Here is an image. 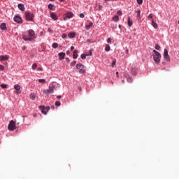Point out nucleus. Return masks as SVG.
<instances>
[{"instance_id": "obj_56", "label": "nucleus", "mask_w": 179, "mask_h": 179, "mask_svg": "<svg viewBox=\"0 0 179 179\" xmlns=\"http://www.w3.org/2000/svg\"><path fill=\"white\" fill-rule=\"evenodd\" d=\"M122 83H125V80H122Z\"/></svg>"}, {"instance_id": "obj_55", "label": "nucleus", "mask_w": 179, "mask_h": 179, "mask_svg": "<svg viewBox=\"0 0 179 179\" xmlns=\"http://www.w3.org/2000/svg\"><path fill=\"white\" fill-rule=\"evenodd\" d=\"M38 71H41V68H38Z\"/></svg>"}, {"instance_id": "obj_10", "label": "nucleus", "mask_w": 179, "mask_h": 179, "mask_svg": "<svg viewBox=\"0 0 179 179\" xmlns=\"http://www.w3.org/2000/svg\"><path fill=\"white\" fill-rule=\"evenodd\" d=\"M14 22H15L16 23H22V22H23V20L20 15H15Z\"/></svg>"}, {"instance_id": "obj_13", "label": "nucleus", "mask_w": 179, "mask_h": 179, "mask_svg": "<svg viewBox=\"0 0 179 179\" xmlns=\"http://www.w3.org/2000/svg\"><path fill=\"white\" fill-rule=\"evenodd\" d=\"M78 52H79V51H78V50H75L73 52V58L74 59H76L78 57Z\"/></svg>"}, {"instance_id": "obj_8", "label": "nucleus", "mask_w": 179, "mask_h": 179, "mask_svg": "<svg viewBox=\"0 0 179 179\" xmlns=\"http://www.w3.org/2000/svg\"><path fill=\"white\" fill-rule=\"evenodd\" d=\"M39 109L41 110L42 114L47 115V113H48V110H50V106L45 107L44 106H40Z\"/></svg>"}, {"instance_id": "obj_59", "label": "nucleus", "mask_w": 179, "mask_h": 179, "mask_svg": "<svg viewBox=\"0 0 179 179\" xmlns=\"http://www.w3.org/2000/svg\"><path fill=\"white\" fill-rule=\"evenodd\" d=\"M106 1H110V0H106Z\"/></svg>"}, {"instance_id": "obj_27", "label": "nucleus", "mask_w": 179, "mask_h": 179, "mask_svg": "<svg viewBox=\"0 0 179 179\" xmlns=\"http://www.w3.org/2000/svg\"><path fill=\"white\" fill-rule=\"evenodd\" d=\"M52 48H58V43H54L52 45Z\"/></svg>"}, {"instance_id": "obj_29", "label": "nucleus", "mask_w": 179, "mask_h": 179, "mask_svg": "<svg viewBox=\"0 0 179 179\" xmlns=\"http://www.w3.org/2000/svg\"><path fill=\"white\" fill-rule=\"evenodd\" d=\"M86 57H87V55H85V54H82V55H80V58H81L82 59H86Z\"/></svg>"}, {"instance_id": "obj_7", "label": "nucleus", "mask_w": 179, "mask_h": 179, "mask_svg": "<svg viewBox=\"0 0 179 179\" xmlns=\"http://www.w3.org/2000/svg\"><path fill=\"white\" fill-rule=\"evenodd\" d=\"M73 16H74L73 13L69 11L64 15L63 19L64 20H67L68 19H72Z\"/></svg>"}, {"instance_id": "obj_39", "label": "nucleus", "mask_w": 179, "mask_h": 179, "mask_svg": "<svg viewBox=\"0 0 179 179\" xmlns=\"http://www.w3.org/2000/svg\"><path fill=\"white\" fill-rule=\"evenodd\" d=\"M148 19H153V15L152 14H150L148 17Z\"/></svg>"}, {"instance_id": "obj_41", "label": "nucleus", "mask_w": 179, "mask_h": 179, "mask_svg": "<svg viewBox=\"0 0 179 179\" xmlns=\"http://www.w3.org/2000/svg\"><path fill=\"white\" fill-rule=\"evenodd\" d=\"M115 64H116V61L114 60V61L112 62V68H114V66H115Z\"/></svg>"}, {"instance_id": "obj_9", "label": "nucleus", "mask_w": 179, "mask_h": 179, "mask_svg": "<svg viewBox=\"0 0 179 179\" xmlns=\"http://www.w3.org/2000/svg\"><path fill=\"white\" fill-rule=\"evenodd\" d=\"M164 58L168 62H169V61H170V56L169 55V50H167V49H164Z\"/></svg>"}, {"instance_id": "obj_47", "label": "nucleus", "mask_w": 179, "mask_h": 179, "mask_svg": "<svg viewBox=\"0 0 179 179\" xmlns=\"http://www.w3.org/2000/svg\"><path fill=\"white\" fill-rule=\"evenodd\" d=\"M62 96H57V99H62Z\"/></svg>"}, {"instance_id": "obj_22", "label": "nucleus", "mask_w": 179, "mask_h": 179, "mask_svg": "<svg viewBox=\"0 0 179 179\" xmlns=\"http://www.w3.org/2000/svg\"><path fill=\"white\" fill-rule=\"evenodd\" d=\"M69 38H75V33L73 32H70L69 34H68Z\"/></svg>"}, {"instance_id": "obj_54", "label": "nucleus", "mask_w": 179, "mask_h": 179, "mask_svg": "<svg viewBox=\"0 0 179 179\" xmlns=\"http://www.w3.org/2000/svg\"><path fill=\"white\" fill-rule=\"evenodd\" d=\"M50 2H54L55 0H50Z\"/></svg>"}, {"instance_id": "obj_51", "label": "nucleus", "mask_w": 179, "mask_h": 179, "mask_svg": "<svg viewBox=\"0 0 179 179\" xmlns=\"http://www.w3.org/2000/svg\"><path fill=\"white\" fill-rule=\"evenodd\" d=\"M34 117H37V114H36V113L34 114Z\"/></svg>"}, {"instance_id": "obj_30", "label": "nucleus", "mask_w": 179, "mask_h": 179, "mask_svg": "<svg viewBox=\"0 0 179 179\" xmlns=\"http://www.w3.org/2000/svg\"><path fill=\"white\" fill-rule=\"evenodd\" d=\"M32 69L34 71H35V69H37V64L35 63L32 65Z\"/></svg>"}, {"instance_id": "obj_18", "label": "nucleus", "mask_w": 179, "mask_h": 179, "mask_svg": "<svg viewBox=\"0 0 179 179\" xmlns=\"http://www.w3.org/2000/svg\"><path fill=\"white\" fill-rule=\"evenodd\" d=\"M152 26L154 27V29L159 28V25L157 24V23L155 22V21H153V20H152Z\"/></svg>"}, {"instance_id": "obj_14", "label": "nucleus", "mask_w": 179, "mask_h": 179, "mask_svg": "<svg viewBox=\"0 0 179 179\" xmlns=\"http://www.w3.org/2000/svg\"><path fill=\"white\" fill-rule=\"evenodd\" d=\"M59 60L62 61V59H65V53L64 52H59Z\"/></svg>"}, {"instance_id": "obj_32", "label": "nucleus", "mask_w": 179, "mask_h": 179, "mask_svg": "<svg viewBox=\"0 0 179 179\" xmlns=\"http://www.w3.org/2000/svg\"><path fill=\"white\" fill-rule=\"evenodd\" d=\"M136 12H137V17H141V9H138Z\"/></svg>"}, {"instance_id": "obj_45", "label": "nucleus", "mask_w": 179, "mask_h": 179, "mask_svg": "<svg viewBox=\"0 0 179 179\" xmlns=\"http://www.w3.org/2000/svg\"><path fill=\"white\" fill-rule=\"evenodd\" d=\"M66 62H71V59H69V57L66 58Z\"/></svg>"}, {"instance_id": "obj_1", "label": "nucleus", "mask_w": 179, "mask_h": 179, "mask_svg": "<svg viewBox=\"0 0 179 179\" xmlns=\"http://www.w3.org/2000/svg\"><path fill=\"white\" fill-rule=\"evenodd\" d=\"M22 38L24 41H33L36 40V33L34 30H28L26 33L22 34Z\"/></svg>"}, {"instance_id": "obj_49", "label": "nucleus", "mask_w": 179, "mask_h": 179, "mask_svg": "<svg viewBox=\"0 0 179 179\" xmlns=\"http://www.w3.org/2000/svg\"><path fill=\"white\" fill-rule=\"evenodd\" d=\"M129 52V50L128 49L126 50V54H128Z\"/></svg>"}, {"instance_id": "obj_38", "label": "nucleus", "mask_w": 179, "mask_h": 179, "mask_svg": "<svg viewBox=\"0 0 179 179\" xmlns=\"http://www.w3.org/2000/svg\"><path fill=\"white\" fill-rule=\"evenodd\" d=\"M62 37L63 38H66V37H68V35H66V34H62Z\"/></svg>"}, {"instance_id": "obj_19", "label": "nucleus", "mask_w": 179, "mask_h": 179, "mask_svg": "<svg viewBox=\"0 0 179 179\" xmlns=\"http://www.w3.org/2000/svg\"><path fill=\"white\" fill-rule=\"evenodd\" d=\"M0 29L1 30H6V23H1L0 25Z\"/></svg>"}, {"instance_id": "obj_46", "label": "nucleus", "mask_w": 179, "mask_h": 179, "mask_svg": "<svg viewBox=\"0 0 179 179\" xmlns=\"http://www.w3.org/2000/svg\"><path fill=\"white\" fill-rule=\"evenodd\" d=\"M71 51H73V50H75V47L74 46H71Z\"/></svg>"}, {"instance_id": "obj_21", "label": "nucleus", "mask_w": 179, "mask_h": 179, "mask_svg": "<svg viewBox=\"0 0 179 179\" xmlns=\"http://www.w3.org/2000/svg\"><path fill=\"white\" fill-rule=\"evenodd\" d=\"M92 26H93V22H90L89 24L85 25V29H87V30H89V29H90V27H92Z\"/></svg>"}, {"instance_id": "obj_52", "label": "nucleus", "mask_w": 179, "mask_h": 179, "mask_svg": "<svg viewBox=\"0 0 179 179\" xmlns=\"http://www.w3.org/2000/svg\"><path fill=\"white\" fill-rule=\"evenodd\" d=\"M59 2H64V1H65V0H59Z\"/></svg>"}, {"instance_id": "obj_53", "label": "nucleus", "mask_w": 179, "mask_h": 179, "mask_svg": "<svg viewBox=\"0 0 179 179\" xmlns=\"http://www.w3.org/2000/svg\"><path fill=\"white\" fill-rule=\"evenodd\" d=\"M118 27L119 29H121V24H119Z\"/></svg>"}, {"instance_id": "obj_25", "label": "nucleus", "mask_w": 179, "mask_h": 179, "mask_svg": "<svg viewBox=\"0 0 179 179\" xmlns=\"http://www.w3.org/2000/svg\"><path fill=\"white\" fill-rule=\"evenodd\" d=\"M30 99H31V100H35V99H36V94H30Z\"/></svg>"}, {"instance_id": "obj_15", "label": "nucleus", "mask_w": 179, "mask_h": 179, "mask_svg": "<svg viewBox=\"0 0 179 179\" xmlns=\"http://www.w3.org/2000/svg\"><path fill=\"white\" fill-rule=\"evenodd\" d=\"M50 17H52V19H53V20H57L58 19V17H57V14H55V13H50Z\"/></svg>"}, {"instance_id": "obj_31", "label": "nucleus", "mask_w": 179, "mask_h": 179, "mask_svg": "<svg viewBox=\"0 0 179 179\" xmlns=\"http://www.w3.org/2000/svg\"><path fill=\"white\" fill-rule=\"evenodd\" d=\"M55 106H56L57 107H59V106H61V102H60L59 101H57L55 102Z\"/></svg>"}, {"instance_id": "obj_37", "label": "nucleus", "mask_w": 179, "mask_h": 179, "mask_svg": "<svg viewBox=\"0 0 179 179\" xmlns=\"http://www.w3.org/2000/svg\"><path fill=\"white\" fill-rule=\"evenodd\" d=\"M76 65V61H74L71 63V66H75Z\"/></svg>"}, {"instance_id": "obj_36", "label": "nucleus", "mask_w": 179, "mask_h": 179, "mask_svg": "<svg viewBox=\"0 0 179 179\" xmlns=\"http://www.w3.org/2000/svg\"><path fill=\"white\" fill-rule=\"evenodd\" d=\"M160 45H155V50H157V51H159V50H160Z\"/></svg>"}, {"instance_id": "obj_2", "label": "nucleus", "mask_w": 179, "mask_h": 179, "mask_svg": "<svg viewBox=\"0 0 179 179\" xmlns=\"http://www.w3.org/2000/svg\"><path fill=\"white\" fill-rule=\"evenodd\" d=\"M154 55H153V59L155 62V64H160V59H162V55L160 52H157V50H153Z\"/></svg>"}, {"instance_id": "obj_26", "label": "nucleus", "mask_w": 179, "mask_h": 179, "mask_svg": "<svg viewBox=\"0 0 179 179\" xmlns=\"http://www.w3.org/2000/svg\"><path fill=\"white\" fill-rule=\"evenodd\" d=\"M133 80L132 77H127V82H129V83H132Z\"/></svg>"}, {"instance_id": "obj_58", "label": "nucleus", "mask_w": 179, "mask_h": 179, "mask_svg": "<svg viewBox=\"0 0 179 179\" xmlns=\"http://www.w3.org/2000/svg\"><path fill=\"white\" fill-rule=\"evenodd\" d=\"M178 24H179V20H178Z\"/></svg>"}, {"instance_id": "obj_44", "label": "nucleus", "mask_w": 179, "mask_h": 179, "mask_svg": "<svg viewBox=\"0 0 179 179\" xmlns=\"http://www.w3.org/2000/svg\"><path fill=\"white\" fill-rule=\"evenodd\" d=\"M87 55H88V56H90V57H92V51L90 50V52H89V54Z\"/></svg>"}, {"instance_id": "obj_5", "label": "nucleus", "mask_w": 179, "mask_h": 179, "mask_svg": "<svg viewBox=\"0 0 179 179\" xmlns=\"http://www.w3.org/2000/svg\"><path fill=\"white\" fill-rule=\"evenodd\" d=\"M9 131H15L16 129V122L11 120L8 126Z\"/></svg>"}, {"instance_id": "obj_35", "label": "nucleus", "mask_w": 179, "mask_h": 179, "mask_svg": "<svg viewBox=\"0 0 179 179\" xmlns=\"http://www.w3.org/2000/svg\"><path fill=\"white\" fill-rule=\"evenodd\" d=\"M117 14L118 15V16H122V11L117 10Z\"/></svg>"}, {"instance_id": "obj_57", "label": "nucleus", "mask_w": 179, "mask_h": 179, "mask_svg": "<svg viewBox=\"0 0 179 179\" xmlns=\"http://www.w3.org/2000/svg\"><path fill=\"white\" fill-rule=\"evenodd\" d=\"M66 54H69V50H68V51L66 52Z\"/></svg>"}, {"instance_id": "obj_17", "label": "nucleus", "mask_w": 179, "mask_h": 179, "mask_svg": "<svg viewBox=\"0 0 179 179\" xmlns=\"http://www.w3.org/2000/svg\"><path fill=\"white\" fill-rule=\"evenodd\" d=\"M18 9H20V10H22V11L24 10V4L19 3Z\"/></svg>"}, {"instance_id": "obj_34", "label": "nucleus", "mask_w": 179, "mask_h": 179, "mask_svg": "<svg viewBox=\"0 0 179 179\" xmlns=\"http://www.w3.org/2000/svg\"><path fill=\"white\" fill-rule=\"evenodd\" d=\"M137 3H138V5H142V3H143V0H137Z\"/></svg>"}, {"instance_id": "obj_20", "label": "nucleus", "mask_w": 179, "mask_h": 179, "mask_svg": "<svg viewBox=\"0 0 179 179\" xmlns=\"http://www.w3.org/2000/svg\"><path fill=\"white\" fill-rule=\"evenodd\" d=\"M112 20H113V22H118V20H120V17H118V15H115L113 17Z\"/></svg>"}, {"instance_id": "obj_48", "label": "nucleus", "mask_w": 179, "mask_h": 179, "mask_svg": "<svg viewBox=\"0 0 179 179\" xmlns=\"http://www.w3.org/2000/svg\"><path fill=\"white\" fill-rule=\"evenodd\" d=\"M24 50H26V46L22 47V50L24 51Z\"/></svg>"}, {"instance_id": "obj_11", "label": "nucleus", "mask_w": 179, "mask_h": 179, "mask_svg": "<svg viewBox=\"0 0 179 179\" xmlns=\"http://www.w3.org/2000/svg\"><path fill=\"white\" fill-rule=\"evenodd\" d=\"M14 89L17 91V94H20V93H22V91H20V85L19 84L15 85Z\"/></svg>"}, {"instance_id": "obj_50", "label": "nucleus", "mask_w": 179, "mask_h": 179, "mask_svg": "<svg viewBox=\"0 0 179 179\" xmlns=\"http://www.w3.org/2000/svg\"><path fill=\"white\" fill-rule=\"evenodd\" d=\"M118 73H119L118 71H117V72H116V76H117V78H118Z\"/></svg>"}, {"instance_id": "obj_28", "label": "nucleus", "mask_w": 179, "mask_h": 179, "mask_svg": "<svg viewBox=\"0 0 179 179\" xmlns=\"http://www.w3.org/2000/svg\"><path fill=\"white\" fill-rule=\"evenodd\" d=\"M1 87H2V89H6L8 87V85L6 84H1Z\"/></svg>"}, {"instance_id": "obj_43", "label": "nucleus", "mask_w": 179, "mask_h": 179, "mask_svg": "<svg viewBox=\"0 0 179 179\" xmlns=\"http://www.w3.org/2000/svg\"><path fill=\"white\" fill-rule=\"evenodd\" d=\"M4 67L3 65H0V71H3Z\"/></svg>"}, {"instance_id": "obj_33", "label": "nucleus", "mask_w": 179, "mask_h": 179, "mask_svg": "<svg viewBox=\"0 0 179 179\" xmlns=\"http://www.w3.org/2000/svg\"><path fill=\"white\" fill-rule=\"evenodd\" d=\"M39 83H45V79H39L38 80Z\"/></svg>"}, {"instance_id": "obj_23", "label": "nucleus", "mask_w": 179, "mask_h": 179, "mask_svg": "<svg viewBox=\"0 0 179 179\" xmlns=\"http://www.w3.org/2000/svg\"><path fill=\"white\" fill-rule=\"evenodd\" d=\"M110 50H111V48L110 47V45H106V48H105V51H106V52H108V51H110Z\"/></svg>"}, {"instance_id": "obj_4", "label": "nucleus", "mask_w": 179, "mask_h": 179, "mask_svg": "<svg viewBox=\"0 0 179 179\" xmlns=\"http://www.w3.org/2000/svg\"><path fill=\"white\" fill-rule=\"evenodd\" d=\"M76 69H79V73H85V72H86V69H85V66L83 65L82 63L78 64Z\"/></svg>"}, {"instance_id": "obj_3", "label": "nucleus", "mask_w": 179, "mask_h": 179, "mask_svg": "<svg viewBox=\"0 0 179 179\" xmlns=\"http://www.w3.org/2000/svg\"><path fill=\"white\" fill-rule=\"evenodd\" d=\"M26 20L31 21L34 18V14L30 11H25L24 13Z\"/></svg>"}, {"instance_id": "obj_6", "label": "nucleus", "mask_w": 179, "mask_h": 179, "mask_svg": "<svg viewBox=\"0 0 179 179\" xmlns=\"http://www.w3.org/2000/svg\"><path fill=\"white\" fill-rule=\"evenodd\" d=\"M54 89H55V87H54V86H49V88L48 90H45L43 91V93L46 96H48V94H51V93H54Z\"/></svg>"}, {"instance_id": "obj_12", "label": "nucleus", "mask_w": 179, "mask_h": 179, "mask_svg": "<svg viewBox=\"0 0 179 179\" xmlns=\"http://www.w3.org/2000/svg\"><path fill=\"white\" fill-rule=\"evenodd\" d=\"M9 59V55H1L0 61H8Z\"/></svg>"}, {"instance_id": "obj_40", "label": "nucleus", "mask_w": 179, "mask_h": 179, "mask_svg": "<svg viewBox=\"0 0 179 179\" xmlns=\"http://www.w3.org/2000/svg\"><path fill=\"white\" fill-rule=\"evenodd\" d=\"M107 43H108V44H111V38H108L107 39Z\"/></svg>"}, {"instance_id": "obj_24", "label": "nucleus", "mask_w": 179, "mask_h": 179, "mask_svg": "<svg viewBox=\"0 0 179 179\" xmlns=\"http://www.w3.org/2000/svg\"><path fill=\"white\" fill-rule=\"evenodd\" d=\"M48 8L49 9H50V10H54V5L50 3V4H48Z\"/></svg>"}, {"instance_id": "obj_42", "label": "nucleus", "mask_w": 179, "mask_h": 179, "mask_svg": "<svg viewBox=\"0 0 179 179\" xmlns=\"http://www.w3.org/2000/svg\"><path fill=\"white\" fill-rule=\"evenodd\" d=\"M80 17H81V19H83V17H85V14L80 13Z\"/></svg>"}, {"instance_id": "obj_16", "label": "nucleus", "mask_w": 179, "mask_h": 179, "mask_svg": "<svg viewBox=\"0 0 179 179\" xmlns=\"http://www.w3.org/2000/svg\"><path fill=\"white\" fill-rule=\"evenodd\" d=\"M127 23H128L129 27H131V26H132V24H134V22H132V21L131 20V17H128Z\"/></svg>"}]
</instances>
